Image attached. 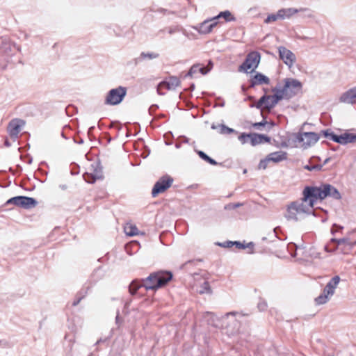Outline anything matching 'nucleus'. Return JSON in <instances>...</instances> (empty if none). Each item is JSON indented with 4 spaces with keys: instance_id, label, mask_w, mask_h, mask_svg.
Listing matches in <instances>:
<instances>
[{
    "instance_id": "1a4fd4ad",
    "label": "nucleus",
    "mask_w": 356,
    "mask_h": 356,
    "mask_svg": "<svg viewBox=\"0 0 356 356\" xmlns=\"http://www.w3.org/2000/svg\"><path fill=\"white\" fill-rule=\"evenodd\" d=\"M20 51V47L12 42L7 37H0V54L12 56Z\"/></svg>"
},
{
    "instance_id": "a211bd4d",
    "label": "nucleus",
    "mask_w": 356,
    "mask_h": 356,
    "mask_svg": "<svg viewBox=\"0 0 356 356\" xmlns=\"http://www.w3.org/2000/svg\"><path fill=\"white\" fill-rule=\"evenodd\" d=\"M287 159V153L284 151L272 152L268 155V160L274 163H278Z\"/></svg>"
},
{
    "instance_id": "e2e57ef3",
    "label": "nucleus",
    "mask_w": 356,
    "mask_h": 356,
    "mask_svg": "<svg viewBox=\"0 0 356 356\" xmlns=\"http://www.w3.org/2000/svg\"><path fill=\"white\" fill-rule=\"evenodd\" d=\"M159 11H160V12H163V13L167 12V10H165V9H160V10H159Z\"/></svg>"
},
{
    "instance_id": "37998d69",
    "label": "nucleus",
    "mask_w": 356,
    "mask_h": 356,
    "mask_svg": "<svg viewBox=\"0 0 356 356\" xmlns=\"http://www.w3.org/2000/svg\"><path fill=\"white\" fill-rule=\"evenodd\" d=\"M267 124V122L265 121V120H263L261 122H255L252 124L253 127L256 128V129H259L261 127H264L265 126L266 124Z\"/></svg>"
},
{
    "instance_id": "dca6fc26",
    "label": "nucleus",
    "mask_w": 356,
    "mask_h": 356,
    "mask_svg": "<svg viewBox=\"0 0 356 356\" xmlns=\"http://www.w3.org/2000/svg\"><path fill=\"white\" fill-rule=\"evenodd\" d=\"M341 102L346 104L356 103V87L352 88L341 95L339 98Z\"/></svg>"
},
{
    "instance_id": "7c9ffc66",
    "label": "nucleus",
    "mask_w": 356,
    "mask_h": 356,
    "mask_svg": "<svg viewBox=\"0 0 356 356\" xmlns=\"http://www.w3.org/2000/svg\"><path fill=\"white\" fill-rule=\"evenodd\" d=\"M250 144L252 146H255V145L262 143V141L259 138V134H257V133H250Z\"/></svg>"
},
{
    "instance_id": "ddd939ff",
    "label": "nucleus",
    "mask_w": 356,
    "mask_h": 356,
    "mask_svg": "<svg viewBox=\"0 0 356 356\" xmlns=\"http://www.w3.org/2000/svg\"><path fill=\"white\" fill-rule=\"evenodd\" d=\"M270 83V79L263 74L261 72H255L254 75H252L250 80V87L254 88L256 86L260 85H269Z\"/></svg>"
},
{
    "instance_id": "774afa93",
    "label": "nucleus",
    "mask_w": 356,
    "mask_h": 356,
    "mask_svg": "<svg viewBox=\"0 0 356 356\" xmlns=\"http://www.w3.org/2000/svg\"><path fill=\"white\" fill-rule=\"evenodd\" d=\"M19 158L20 159H22V154H20Z\"/></svg>"
},
{
    "instance_id": "864d4df0",
    "label": "nucleus",
    "mask_w": 356,
    "mask_h": 356,
    "mask_svg": "<svg viewBox=\"0 0 356 356\" xmlns=\"http://www.w3.org/2000/svg\"><path fill=\"white\" fill-rule=\"evenodd\" d=\"M245 246H246V248L252 249L254 246V244L253 243V242H250Z\"/></svg>"
},
{
    "instance_id": "f257e3e1",
    "label": "nucleus",
    "mask_w": 356,
    "mask_h": 356,
    "mask_svg": "<svg viewBox=\"0 0 356 356\" xmlns=\"http://www.w3.org/2000/svg\"><path fill=\"white\" fill-rule=\"evenodd\" d=\"M303 201H308L311 206H314L318 200L323 201L327 197L336 200L341 199V195L337 188L330 184H321L319 186H307L302 191Z\"/></svg>"
},
{
    "instance_id": "4468645a",
    "label": "nucleus",
    "mask_w": 356,
    "mask_h": 356,
    "mask_svg": "<svg viewBox=\"0 0 356 356\" xmlns=\"http://www.w3.org/2000/svg\"><path fill=\"white\" fill-rule=\"evenodd\" d=\"M284 85H286V83L289 82V88H287L286 92L291 94L290 98L295 96L299 90L302 88V83L297 79L286 78L284 80Z\"/></svg>"
},
{
    "instance_id": "f704fd0d",
    "label": "nucleus",
    "mask_w": 356,
    "mask_h": 356,
    "mask_svg": "<svg viewBox=\"0 0 356 356\" xmlns=\"http://www.w3.org/2000/svg\"><path fill=\"white\" fill-rule=\"evenodd\" d=\"M219 129H220L219 132L221 134H230L236 132L234 129L229 128V127L225 126V124H220Z\"/></svg>"
},
{
    "instance_id": "f03ea898",
    "label": "nucleus",
    "mask_w": 356,
    "mask_h": 356,
    "mask_svg": "<svg viewBox=\"0 0 356 356\" xmlns=\"http://www.w3.org/2000/svg\"><path fill=\"white\" fill-rule=\"evenodd\" d=\"M170 271H157L151 273L147 278L143 280V286L146 290H156L165 286L172 279Z\"/></svg>"
},
{
    "instance_id": "6e6552de",
    "label": "nucleus",
    "mask_w": 356,
    "mask_h": 356,
    "mask_svg": "<svg viewBox=\"0 0 356 356\" xmlns=\"http://www.w3.org/2000/svg\"><path fill=\"white\" fill-rule=\"evenodd\" d=\"M174 179L169 175H165L159 178L155 183L152 190V195L153 197H156L159 193L165 192L172 184Z\"/></svg>"
},
{
    "instance_id": "9b49d317",
    "label": "nucleus",
    "mask_w": 356,
    "mask_h": 356,
    "mask_svg": "<svg viewBox=\"0 0 356 356\" xmlns=\"http://www.w3.org/2000/svg\"><path fill=\"white\" fill-rule=\"evenodd\" d=\"M22 126V120L20 119H13L12 120L7 127V131L10 138L15 142L18 138V135L21 131V127Z\"/></svg>"
},
{
    "instance_id": "0e129e2a",
    "label": "nucleus",
    "mask_w": 356,
    "mask_h": 356,
    "mask_svg": "<svg viewBox=\"0 0 356 356\" xmlns=\"http://www.w3.org/2000/svg\"><path fill=\"white\" fill-rule=\"evenodd\" d=\"M325 250L327 252H331V250H328L327 246H325Z\"/></svg>"
},
{
    "instance_id": "69168bd1",
    "label": "nucleus",
    "mask_w": 356,
    "mask_h": 356,
    "mask_svg": "<svg viewBox=\"0 0 356 356\" xmlns=\"http://www.w3.org/2000/svg\"><path fill=\"white\" fill-rule=\"evenodd\" d=\"M18 150H19V152H21L22 151V147H19L18 148Z\"/></svg>"
},
{
    "instance_id": "c03bdc74",
    "label": "nucleus",
    "mask_w": 356,
    "mask_h": 356,
    "mask_svg": "<svg viewBox=\"0 0 356 356\" xmlns=\"http://www.w3.org/2000/svg\"><path fill=\"white\" fill-rule=\"evenodd\" d=\"M259 138L262 141V143H269L270 141V138L264 134H259Z\"/></svg>"
},
{
    "instance_id": "13d9d810",
    "label": "nucleus",
    "mask_w": 356,
    "mask_h": 356,
    "mask_svg": "<svg viewBox=\"0 0 356 356\" xmlns=\"http://www.w3.org/2000/svg\"><path fill=\"white\" fill-rule=\"evenodd\" d=\"M218 127H219V125H216V124H213L211 125V129H217Z\"/></svg>"
},
{
    "instance_id": "cd10ccee",
    "label": "nucleus",
    "mask_w": 356,
    "mask_h": 356,
    "mask_svg": "<svg viewBox=\"0 0 356 356\" xmlns=\"http://www.w3.org/2000/svg\"><path fill=\"white\" fill-rule=\"evenodd\" d=\"M282 13H284V11H279L276 14H271L269 15L266 19L264 20V22L266 24L273 22L277 21L278 19H282V15H281Z\"/></svg>"
},
{
    "instance_id": "3c124183",
    "label": "nucleus",
    "mask_w": 356,
    "mask_h": 356,
    "mask_svg": "<svg viewBox=\"0 0 356 356\" xmlns=\"http://www.w3.org/2000/svg\"><path fill=\"white\" fill-rule=\"evenodd\" d=\"M255 106L258 109H265L264 107V105L262 103H261L259 100H258V102L256 103Z\"/></svg>"
},
{
    "instance_id": "9d476101",
    "label": "nucleus",
    "mask_w": 356,
    "mask_h": 356,
    "mask_svg": "<svg viewBox=\"0 0 356 356\" xmlns=\"http://www.w3.org/2000/svg\"><path fill=\"white\" fill-rule=\"evenodd\" d=\"M287 88H289V82L286 83V85H284L282 93L270 95V103H266L264 106V108L270 111L282 99H290L291 94L286 92Z\"/></svg>"
},
{
    "instance_id": "b1692460",
    "label": "nucleus",
    "mask_w": 356,
    "mask_h": 356,
    "mask_svg": "<svg viewBox=\"0 0 356 356\" xmlns=\"http://www.w3.org/2000/svg\"><path fill=\"white\" fill-rule=\"evenodd\" d=\"M24 209H29L36 207L38 202L33 198L24 196Z\"/></svg>"
},
{
    "instance_id": "a18cd8bd",
    "label": "nucleus",
    "mask_w": 356,
    "mask_h": 356,
    "mask_svg": "<svg viewBox=\"0 0 356 356\" xmlns=\"http://www.w3.org/2000/svg\"><path fill=\"white\" fill-rule=\"evenodd\" d=\"M219 245L225 247V248H231L234 245V241H226L223 243H219Z\"/></svg>"
},
{
    "instance_id": "052dcab7",
    "label": "nucleus",
    "mask_w": 356,
    "mask_h": 356,
    "mask_svg": "<svg viewBox=\"0 0 356 356\" xmlns=\"http://www.w3.org/2000/svg\"><path fill=\"white\" fill-rule=\"evenodd\" d=\"M241 205V204H240V203H237V204H234L233 207H234V208H236V207H240Z\"/></svg>"
},
{
    "instance_id": "aec40b11",
    "label": "nucleus",
    "mask_w": 356,
    "mask_h": 356,
    "mask_svg": "<svg viewBox=\"0 0 356 356\" xmlns=\"http://www.w3.org/2000/svg\"><path fill=\"white\" fill-rule=\"evenodd\" d=\"M5 207L15 206L22 207V195L9 198L4 204Z\"/></svg>"
},
{
    "instance_id": "412c9836",
    "label": "nucleus",
    "mask_w": 356,
    "mask_h": 356,
    "mask_svg": "<svg viewBox=\"0 0 356 356\" xmlns=\"http://www.w3.org/2000/svg\"><path fill=\"white\" fill-rule=\"evenodd\" d=\"M220 17L224 18L227 22L236 21V17L229 10L220 12L217 16L213 17V19L218 21Z\"/></svg>"
},
{
    "instance_id": "72a5a7b5",
    "label": "nucleus",
    "mask_w": 356,
    "mask_h": 356,
    "mask_svg": "<svg viewBox=\"0 0 356 356\" xmlns=\"http://www.w3.org/2000/svg\"><path fill=\"white\" fill-rule=\"evenodd\" d=\"M91 176H92V180L88 181L90 183H93L96 179H101L102 177L101 168L94 169L93 172L91 173Z\"/></svg>"
},
{
    "instance_id": "c756f323",
    "label": "nucleus",
    "mask_w": 356,
    "mask_h": 356,
    "mask_svg": "<svg viewBox=\"0 0 356 356\" xmlns=\"http://www.w3.org/2000/svg\"><path fill=\"white\" fill-rule=\"evenodd\" d=\"M197 154L199 155V156L203 159L204 161L208 162L209 163L213 165H217V162L211 159V157H209L206 153H204V152L202 151H197Z\"/></svg>"
},
{
    "instance_id": "473e14b6",
    "label": "nucleus",
    "mask_w": 356,
    "mask_h": 356,
    "mask_svg": "<svg viewBox=\"0 0 356 356\" xmlns=\"http://www.w3.org/2000/svg\"><path fill=\"white\" fill-rule=\"evenodd\" d=\"M279 11H284V13H281L282 15V19H284L285 17H289L298 12L297 10L293 8L281 9L279 10Z\"/></svg>"
},
{
    "instance_id": "a878e982",
    "label": "nucleus",
    "mask_w": 356,
    "mask_h": 356,
    "mask_svg": "<svg viewBox=\"0 0 356 356\" xmlns=\"http://www.w3.org/2000/svg\"><path fill=\"white\" fill-rule=\"evenodd\" d=\"M331 242L337 243L338 245L346 244L348 245L350 248H353L355 244L356 241L354 243H352L350 241V239L348 238L344 237L342 238L337 239V238H332L330 240Z\"/></svg>"
},
{
    "instance_id": "4be33fe9",
    "label": "nucleus",
    "mask_w": 356,
    "mask_h": 356,
    "mask_svg": "<svg viewBox=\"0 0 356 356\" xmlns=\"http://www.w3.org/2000/svg\"><path fill=\"white\" fill-rule=\"evenodd\" d=\"M89 289V286H87L86 288H83L76 293L75 299L72 302V306L75 307L79 304L81 300L86 296Z\"/></svg>"
},
{
    "instance_id": "0eeeda50",
    "label": "nucleus",
    "mask_w": 356,
    "mask_h": 356,
    "mask_svg": "<svg viewBox=\"0 0 356 356\" xmlns=\"http://www.w3.org/2000/svg\"><path fill=\"white\" fill-rule=\"evenodd\" d=\"M320 138V135L315 132H299L296 134V140L302 143V147L307 149L315 145Z\"/></svg>"
},
{
    "instance_id": "a19ab883",
    "label": "nucleus",
    "mask_w": 356,
    "mask_h": 356,
    "mask_svg": "<svg viewBox=\"0 0 356 356\" xmlns=\"http://www.w3.org/2000/svg\"><path fill=\"white\" fill-rule=\"evenodd\" d=\"M257 307L261 312L265 311L267 309V303L264 300H260Z\"/></svg>"
},
{
    "instance_id": "f8f14e48",
    "label": "nucleus",
    "mask_w": 356,
    "mask_h": 356,
    "mask_svg": "<svg viewBox=\"0 0 356 356\" xmlns=\"http://www.w3.org/2000/svg\"><path fill=\"white\" fill-rule=\"evenodd\" d=\"M279 56L281 60L289 67H292L296 61L295 54L285 47H278Z\"/></svg>"
},
{
    "instance_id": "58836bf2",
    "label": "nucleus",
    "mask_w": 356,
    "mask_h": 356,
    "mask_svg": "<svg viewBox=\"0 0 356 356\" xmlns=\"http://www.w3.org/2000/svg\"><path fill=\"white\" fill-rule=\"evenodd\" d=\"M332 137H333L334 142L337 143L341 145H343V134L339 135V136L336 134L335 136H332Z\"/></svg>"
},
{
    "instance_id": "603ef678",
    "label": "nucleus",
    "mask_w": 356,
    "mask_h": 356,
    "mask_svg": "<svg viewBox=\"0 0 356 356\" xmlns=\"http://www.w3.org/2000/svg\"><path fill=\"white\" fill-rule=\"evenodd\" d=\"M4 145H5L6 147H10V146H11V143H10L9 140H8L7 138H5V140H4Z\"/></svg>"
},
{
    "instance_id": "393cba45",
    "label": "nucleus",
    "mask_w": 356,
    "mask_h": 356,
    "mask_svg": "<svg viewBox=\"0 0 356 356\" xmlns=\"http://www.w3.org/2000/svg\"><path fill=\"white\" fill-rule=\"evenodd\" d=\"M124 232L127 236H134L138 234V229L136 225L127 224L124 227Z\"/></svg>"
},
{
    "instance_id": "5701e85b",
    "label": "nucleus",
    "mask_w": 356,
    "mask_h": 356,
    "mask_svg": "<svg viewBox=\"0 0 356 356\" xmlns=\"http://www.w3.org/2000/svg\"><path fill=\"white\" fill-rule=\"evenodd\" d=\"M159 56V54L157 53L142 52L140 55V57L136 58L134 60H135V63L138 64L139 62H140L143 60H145V59L152 60V59L157 58Z\"/></svg>"
},
{
    "instance_id": "4d7b16f0",
    "label": "nucleus",
    "mask_w": 356,
    "mask_h": 356,
    "mask_svg": "<svg viewBox=\"0 0 356 356\" xmlns=\"http://www.w3.org/2000/svg\"><path fill=\"white\" fill-rule=\"evenodd\" d=\"M330 158H327V159L324 161L323 165L327 164V163L330 161Z\"/></svg>"
},
{
    "instance_id": "09e8293b",
    "label": "nucleus",
    "mask_w": 356,
    "mask_h": 356,
    "mask_svg": "<svg viewBox=\"0 0 356 356\" xmlns=\"http://www.w3.org/2000/svg\"><path fill=\"white\" fill-rule=\"evenodd\" d=\"M234 245L238 249H245V248H246L245 245H244L243 243H241L239 241H234Z\"/></svg>"
},
{
    "instance_id": "49530a36",
    "label": "nucleus",
    "mask_w": 356,
    "mask_h": 356,
    "mask_svg": "<svg viewBox=\"0 0 356 356\" xmlns=\"http://www.w3.org/2000/svg\"><path fill=\"white\" fill-rule=\"evenodd\" d=\"M343 227L340 226V225H337V224H334L333 227L331 229V232H332V234H334V233L336 232H337L338 230H341V229H343Z\"/></svg>"
},
{
    "instance_id": "338daca9",
    "label": "nucleus",
    "mask_w": 356,
    "mask_h": 356,
    "mask_svg": "<svg viewBox=\"0 0 356 356\" xmlns=\"http://www.w3.org/2000/svg\"><path fill=\"white\" fill-rule=\"evenodd\" d=\"M191 88H192V90H193V89H194V88H195L194 84H193V85L191 86Z\"/></svg>"
},
{
    "instance_id": "79ce46f5",
    "label": "nucleus",
    "mask_w": 356,
    "mask_h": 356,
    "mask_svg": "<svg viewBox=\"0 0 356 356\" xmlns=\"http://www.w3.org/2000/svg\"><path fill=\"white\" fill-rule=\"evenodd\" d=\"M167 89V85H162V81L157 86V92L159 95H164L165 93L161 92L162 89Z\"/></svg>"
},
{
    "instance_id": "6ab92c4d",
    "label": "nucleus",
    "mask_w": 356,
    "mask_h": 356,
    "mask_svg": "<svg viewBox=\"0 0 356 356\" xmlns=\"http://www.w3.org/2000/svg\"><path fill=\"white\" fill-rule=\"evenodd\" d=\"M162 85H167V90H175L180 85V80L175 76H171L168 81H163Z\"/></svg>"
},
{
    "instance_id": "7ed1b4c3",
    "label": "nucleus",
    "mask_w": 356,
    "mask_h": 356,
    "mask_svg": "<svg viewBox=\"0 0 356 356\" xmlns=\"http://www.w3.org/2000/svg\"><path fill=\"white\" fill-rule=\"evenodd\" d=\"M313 207L309 202L303 201L302 197L300 201H294L287 205L284 217L289 221L296 222L298 220V215L311 213Z\"/></svg>"
},
{
    "instance_id": "423d86ee",
    "label": "nucleus",
    "mask_w": 356,
    "mask_h": 356,
    "mask_svg": "<svg viewBox=\"0 0 356 356\" xmlns=\"http://www.w3.org/2000/svg\"><path fill=\"white\" fill-rule=\"evenodd\" d=\"M126 94L127 88L125 87L119 86L113 88L108 92L105 99V104L113 106L119 104L123 100Z\"/></svg>"
},
{
    "instance_id": "ea45409f",
    "label": "nucleus",
    "mask_w": 356,
    "mask_h": 356,
    "mask_svg": "<svg viewBox=\"0 0 356 356\" xmlns=\"http://www.w3.org/2000/svg\"><path fill=\"white\" fill-rule=\"evenodd\" d=\"M270 161V160H268V156L265 159L261 160L259 163V169H266L267 167L268 162Z\"/></svg>"
},
{
    "instance_id": "2eb2a0df",
    "label": "nucleus",
    "mask_w": 356,
    "mask_h": 356,
    "mask_svg": "<svg viewBox=\"0 0 356 356\" xmlns=\"http://www.w3.org/2000/svg\"><path fill=\"white\" fill-rule=\"evenodd\" d=\"M218 22L213 20V17L207 19L199 24L197 30L201 34H208L211 32L213 29L218 24Z\"/></svg>"
},
{
    "instance_id": "de8ad7c7",
    "label": "nucleus",
    "mask_w": 356,
    "mask_h": 356,
    "mask_svg": "<svg viewBox=\"0 0 356 356\" xmlns=\"http://www.w3.org/2000/svg\"><path fill=\"white\" fill-rule=\"evenodd\" d=\"M259 100L261 102V103L265 105L266 102L270 100V95H264Z\"/></svg>"
},
{
    "instance_id": "bf43d9fd",
    "label": "nucleus",
    "mask_w": 356,
    "mask_h": 356,
    "mask_svg": "<svg viewBox=\"0 0 356 356\" xmlns=\"http://www.w3.org/2000/svg\"><path fill=\"white\" fill-rule=\"evenodd\" d=\"M103 341H105V340H102V339H99L97 341L96 343L95 344H99Z\"/></svg>"
},
{
    "instance_id": "bb28decb",
    "label": "nucleus",
    "mask_w": 356,
    "mask_h": 356,
    "mask_svg": "<svg viewBox=\"0 0 356 356\" xmlns=\"http://www.w3.org/2000/svg\"><path fill=\"white\" fill-rule=\"evenodd\" d=\"M141 287H144L143 286V283L140 284L138 281L134 280L131 282L129 286V293L131 295H135L138 289H140Z\"/></svg>"
},
{
    "instance_id": "4c0bfd02",
    "label": "nucleus",
    "mask_w": 356,
    "mask_h": 356,
    "mask_svg": "<svg viewBox=\"0 0 356 356\" xmlns=\"http://www.w3.org/2000/svg\"><path fill=\"white\" fill-rule=\"evenodd\" d=\"M250 134L243 133L238 136V140L241 142L242 144H245L247 142V139H250Z\"/></svg>"
},
{
    "instance_id": "20e7f679",
    "label": "nucleus",
    "mask_w": 356,
    "mask_h": 356,
    "mask_svg": "<svg viewBox=\"0 0 356 356\" xmlns=\"http://www.w3.org/2000/svg\"><path fill=\"white\" fill-rule=\"evenodd\" d=\"M339 275L334 276L325 285L322 293H321L314 300L316 305H321L327 302L331 297L334 294L335 289L340 282Z\"/></svg>"
},
{
    "instance_id": "5fc2aeb1",
    "label": "nucleus",
    "mask_w": 356,
    "mask_h": 356,
    "mask_svg": "<svg viewBox=\"0 0 356 356\" xmlns=\"http://www.w3.org/2000/svg\"><path fill=\"white\" fill-rule=\"evenodd\" d=\"M236 314V312H228L225 314V316H228L229 315H232V316H235Z\"/></svg>"
},
{
    "instance_id": "c85d7f7f",
    "label": "nucleus",
    "mask_w": 356,
    "mask_h": 356,
    "mask_svg": "<svg viewBox=\"0 0 356 356\" xmlns=\"http://www.w3.org/2000/svg\"><path fill=\"white\" fill-rule=\"evenodd\" d=\"M343 145L348 143L356 142V134L344 133L343 134Z\"/></svg>"
},
{
    "instance_id": "680f3d73",
    "label": "nucleus",
    "mask_w": 356,
    "mask_h": 356,
    "mask_svg": "<svg viewBox=\"0 0 356 356\" xmlns=\"http://www.w3.org/2000/svg\"><path fill=\"white\" fill-rule=\"evenodd\" d=\"M19 186L22 187V179L19 181Z\"/></svg>"
},
{
    "instance_id": "f3484780",
    "label": "nucleus",
    "mask_w": 356,
    "mask_h": 356,
    "mask_svg": "<svg viewBox=\"0 0 356 356\" xmlns=\"http://www.w3.org/2000/svg\"><path fill=\"white\" fill-rule=\"evenodd\" d=\"M211 67L206 68L204 66H202L201 64H194L191 66L189 71L184 75V78L191 77L193 78L194 74L197 72H200L203 75L207 74L210 70Z\"/></svg>"
},
{
    "instance_id": "6e6d98bb",
    "label": "nucleus",
    "mask_w": 356,
    "mask_h": 356,
    "mask_svg": "<svg viewBox=\"0 0 356 356\" xmlns=\"http://www.w3.org/2000/svg\"><path fill=\"white\" fill-rule=\"evenodd\" d=\"M213 67V64L211 63V61L210 60L208 63V65L207 67H205L206 68H208V67H211L212 68Z\"/></svg>"
},
{
    "instance_id": "e433bc0d",
    "label": "nucleus",
    "mask_w": 356,
    "mask_h": 356,
    "mask_svg": "<svg viewBox=\"0 0 356 356\" xmlns=\"http://www.w3.org/2000/svg\"><path fill=\"white\" fill-rule=\"evenodd\" d=\"M323 168V165H306L304 166V168L309 170H321Z\"/></svg>"
},
{
    "instance_id": "39448f33",
    "label": "nucleus",
    "mask_w": 356,
    "mask_h": 356,
    "mask_svg": "<svg viewBox=\"0 0 356 356\" xmlns=\"http://www.w3.org/2000/svg\"><path fill=\"white\" fill-rule=\"evenodd\" d=\"M261 60V54L259 52L256 51H250L246 56L245 60L239 66L238 71L244 72L248 73V70H250V72L254 71L257 68Z\"/></svg>"
},
{
    "instance_id": "c9c22d12",
    "label": "nucleus",
    "mask_w": 356,
    "mask_h": 356,
    "mask_svg": "<svg viewBox=\"0 0 356 356\" xmlns=\"http://www.w3.org/2000/svg\"><path fill=\"white\" fill-rule=\"evenodd\" d=\"M321 136H323L325 138H327L333 141V137L332 136H335L336 134L330 129H325L322 130L320 134H318Z\"/></svg>"
},
{
    "instance_id": "8fccbe9b",
    "label": "nucleus",
    "mask_w": 356,
    "mask_h": 356,
    "mask_svg": "<svg viewBox=\"0 0 356 356\" xmlns=\"http://www.w3.org/2000/svg\"><path fill=\"white\" fill-rule=\"evenodd\" d=\"M282 90H283V87L282 88L280 86H276L272 89V92H275V94H279V93H282Z\"/></svg>"
},
{
    "instance_id": "2f4dec72",
    "label": "nucleus",
    "mask_w": 356,
    "mask_h": 356,
    "mask_svg": "<svg viewBox=\"0 0 356 356\" xmlns=\"http://www.w3.org/2000/svg\"><path fill=\"white\" fill-rule=\"evenodd\" d=\"M199 293L200 294L209 293L211 294L212 293L211 288L210 286L209 283L207 281L203 282L200 286V289L199 290Z\"/></svg>"
}]
</instances>
